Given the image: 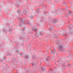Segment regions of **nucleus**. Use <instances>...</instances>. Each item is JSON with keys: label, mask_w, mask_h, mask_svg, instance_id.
<instances>
[{"label": "nucleus", "mask_w": 73, "mask_h": 73, "mask_svg": "<svg viewBox=\"0 0 73 73\" xmlns=\"http://www.w3.org/2000/svg\"><path fill=\"white\" fill-rule=\"evenodd\" d=\"M60 49L61 50H62V47L61 46H60Z\"/></svg>", "instance_id": "f257e3e1"}]
</instances>
